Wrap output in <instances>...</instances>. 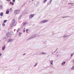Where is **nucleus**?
Returning <instances> with one entry per match:
<instances>
[{
	"label": "nucleus",
	"instance_id": "1",
	"mask_svg": "<svg viewBox=\"0 0 74 74\" xmlns=\"http://www.w3.org/2000/svg\"><path fill=\"white\" fill-rule=\"evenodd\" d=\"M15 20L13 19L12 21V26H15Z\"/></svg>",
	"mask_w": 74,
	"mask_h": 74
},
{
	"label": "nucleus",
	"instance_id": "2",
	"mask_svg": "<svg viewBox=\"0 0 74 74\" xmlns=\"http://www.w3.org/2000/svg\"><path fill=\"white\" fill-rule=\"evenodd\" d=\"M15 13L16 14H19L20 13V10H16L14 11Z\"/></svg>",
	"mask_w": 74,
	"mask_h": 74
},
{
	"label": "nucleus",
	"instance_id": "3",
	"mask_svg": "<svg viewBox=\"0 0 74 74\" xmlns=\"http://www.w3.org/2000/svg\"><path fill=\"white\" fill-rule=\"evenodd\" d=\"M6 36L7 37H9L10 36V33L9 32L7 33L6 34Z\"/></svg>",
	"mask_w": 74,
	"mask_h": 74
},
{
	"label": "nucleus",
	"instance_id": "4",
	"mask_svg": "<svg viewBox=\"0 0 74 74\" xmlns=\"http://www.w3.org/2000/svg\"><path fill=\"white\" fill-rule=\"evenodd\" d=\"M34 14H32L30 15L29 16V18L30 19H31V18H32L34 16Z\"/></svg>",
	"mask_w": 74,
	"mask_h": 74
},
{
	"label": "nucleus",
	"instance_id": "5",
	"mask_svg": "<svg viewBox=\"0 0 74 74\" xmlns=\"http://www.w3.org/2000/svg\"><path fill=\"white\" fill-rule=\"evenodd\" d=\"M48 22V21L47 20H43L41 22L42 23H45L46 22Z\"/></svg>",
	"mask_w": 74,
	"mask_h": 74
},
{
	"label": "nucleus",
	"instance_id": "6",
	"mask_svg": "<svg viewBox=\"0 0 74 74\" xmlns=\"http://www.w3.org/2000/svg\"><path fill=\"white\" fill-rule=\"evenodd\" d=\"M0 15L1 16H3V13L1 12L0 14Z\"/></svg>",
	"mask_w": 74,
	"mask_h": 74
},
{
	"label": "nucleus",
	"instance_id": "7",
	"mask_svg": "<svg viewBox=\"0 0 74 74\" xmlns=\"http://www.w3.org/2000/svg\"><path fill=\"white\" fill-rule=\"evenodd\" d=\"M9 12H10L9 11H7L6 12V14H9Z\"/></svg>",
	"mask_w": 74,
	"mask_h": 74
},
{
	"label": "nucleus",
	"instance_id": "8",
	"mask_svg": "<svg viewBox=\"0 0 74 74\" xmlns=\"http://www.w3.org/2000/svg\"><path fill=\"white\" fill-rule=\"evenodd\" d=\"M5 48V46H3V47L2 48V50H4Z\"/></svg>",
	"mask_w": 74,
	"mask_h": 74
},
{
	"label": "nucleus",
	"instance_id": "9",
	"mask_svg": "<svg viewBox=\"0 0 74 74\" xmlns=\"http://www.w3.org/2000/svg\"><path fill=\"white\" fill-rule=\"evenodd\" d=\"M66 63L65 62H63L62 63V65H64V64H65V63Z\"/></svg>",
	"mask_w": 74,
	"mask_h": 74
},
{
	"label": "nucleus",
	"instance_id": "10",
	"mask_svg": "<svg viewBox=\"0 0 74 74\" xmlns=\"http://www.w3.org/2000/svg\"><path fill=\"white\" fill-rule=\"evenodd\" d=\"M52 63H53V61L52 60H51L50 61V63L51 64H52Z\"/></svg>",
	"mask_w": 74,
	"mask_h": 74
},
{
	"label": "nucleus",
	"instance_id": "11",
	"mask_svg": "<svg viewBox=\"0 0 74 74\" xmlns=\"http://www.w3.org/2000/svg\"><path fill=\"white\" fill-rule=\"evenodd\" d=\"M7 20H5L4 21H3L4 23H5L7 22Z\"/></svg>",
	"mask_w": 74,
	"mask_h": 74
},
{
	"label": "nucleus",
	"instance_id": "12",
	"mask_svg": "<svg viewBox=\"0 0 74 74\" xmlns=\"http://www.w3.org/2000/svg\"><path fill=\"white\" fill-rule=\"evenodd\" d=\"M2 26H5V24H4V23H2Z\"/></svg>",
	"mask_w": 74,
	"mask_h": 74
},
{
	"label": "nucleus",
	"instance_id": "13",
	"mask_svg": "<svg viewBox=\"0 0 74 74\" xmlns=\"http://www.w3.org/2000/svg\"><path fill=\"white\" fill-rule=\"evenodd\" d=\"M47 0H44V3H46V1H47Z\"/></svg>",
	"mask_w": 74,
	"mask_h": 74
},
{
	"label": "nucleus",
	"instance_id": "14",
	"mask_svg": "<svg viewBox=\"0 0 74 74\" xmlns=\"http://www.w3.org/2000/svg\"><path fill=\"white\" fill-rule=\"evenodd\" d=\"M29 30V29H27L26 30V32H27V33H28V31Z\"/></svg>",
	"mask_w": 74,
	"mask_h": 74
},
{
	"label": "nucleus",
	"instance_id": "15",
	"mask_svg": "<svg viewBox=\"0 0 74 74\" xmlns=\"http://www.w3.org/2000/svg\"><path fill=\"white\" fill-rule=\"evenodd\" d=\"M21 34H22V33L21 32H20L19 33V36H21Z\"/></svg>",
	"mask_w": 74,
	"mask_h": 74
},
{
	"label": "nucleus",
	"instance_id": "16",
	"mask_svg": "<svg viewBox=\"0 0 74 74\" xmlns=\"http://www.w3.org/2000/svg\"><path fill=\"white\" fill-rule=\"evenodd\" d=\"M73 69H74V66L71 69L72 70H73Z\"/></svg>",
	"mask_w": 74,
	"mask_h": 74
},
{
	"label": "nucleus",
	"instance_id": "17",
	"mask_svg": "<svg viewBox=\"0 0 74 74\" xmlns=\"http://www.w3.org/2000/svg\"><path fill=\"white\" fill-rule=\"evenodd\" d=\"M11 39H9V41H8V42H10V41H11Z\"/></svg>",
	"mask_w": 74,
	"mask_h": 74
},
{
	"label": "nucleus",
	"instance_id": "18",
	"mask_svg": "<svg viewBox=\"0 0 74 74\" xmlns=\"http://www.w3.org/2000/svg\"><path fill=\"white\" fill-rule=\"evenodd\" d=\"M12 1L13 2L15 3V0H13Z\"/></svg>",
	"mask_w": 74,
	"mask_h": 74
},
{
	"label": "nucleus",
	"instance_id": "19",
	"mask_svg": "<svg viewBox=\"0 0 74 74\" xmlns=\"http://www.w3.org/2000/svg\"><path fill=\"white\" fill-rule=\"evenodd\" d=\"M7 1H10L11 0H6Z\"/></svg>",
	"mask_w": 74,
	"mask_h": 74
},
{
	"label": "nucleus",
	"instance_id": "20",
	"mask_svg": "<svg viewBox=\"0 0 74 74\" xmlns=\"http://www.w3.org/2000/svg\"><path fill=\"white\" fill-rule=\"evenodd\" d=\"M52 0H50V3H51V2H52Z\"/></svg>",
	"mask_w": 74,
	"mask_h": 74
},
{
	"label": "nucleus",
	"instance_id": "21",
	"mask_svg": "<svg viewBox=\"0 0 74 74\" xmlns=\"http://www.w3.org/2000/svg\"><path fill=\"white\" fill-rule=\"evenodd\" d=\"M26 25V23H24L23 24V25Z\"/></svg>",
	"mask_w": 74,
	"mask_h": 74
},
{
	"label": "nucleus",
	"instance_id": "22",
	"mask_svg": "<svg viewBox=\"0 0 74 74\" xmlns=\"http://www.w3.org/2000/svg\"><path fill=\"white\" fill-rule=\"evenodd\" d=\"M0 8L2 9V6H0Z\"/></svg>",
	"mask_w": 74,
	"mask_h": 74
},
{
	"label": "nucleus",
	"instance_id": "23",
	"mask_svg": "<svg viewBox=\"0 0 74 74\" xmlns=\"http://www.w3.org/2000/svg\"><path fill=\"white\" fill-rule=\"evenodd\" d=\"M37 64H35L34 65V67H35V66H37Z\"/></svg>",
	"mask_w": 74,
	"mask_h": 74
},
{
	"label": "nucleus",
	"instance_id": "24",
	"mask_svg": "<svg viewBox=\"0 0 74 74\" xmlns=\"http://www.w3.org/2000/svg\"><path fill=\"white\" fill-rule=\"evenodd\" d=\"M12 3V2H10V4H11Z\"/></svg>",
	"mask_w": 74,
	"mask_h": 74
},
{
	"label": "nucleus",
	"instance_id": "25",
	"mask_svg": "<svg viewBox=\"0 0 74 74\" xmlns=\"http://www.w3.org/2000/svg\"><path fill=\"white\" fill-rule=\"evenodd\" d=\"M73 55H74V54H71V56H73Z\"/></svg>",
	"mask_w": 74,
	"mask_h": 74
},
{
	"label": "nucleus",
	"instance_id": "26",
	"mask_svg": "<svg viewBox=\"0 0 74 74\" xmlns=\"http://www.w3.org/2000/svg\"><path fill=\"white\" fill-rule=\"evenodd\" d=\"M12 5H14V3H12V4H11Z\"/></svg>",
	"mask_w": 74,
	"mask_h": 74
},
{
	"label": "nucleus",
	"instance_id": "27",
	"mask_svg": "<svg viewBox=\"0 0 74 74\" xmlns=\"http://www.w3.org/2000/svg\"><path fill=\"white\" fill-rule=\"evenodd\" d=\"M42 54H45V53H44L42 52Z\"/></svg>",
	"mask_w": 74,
	"mask_h": 74
},
{
	"label": "nucleus",
	"instance_id": "28",
	"mask_svg": "<svg viewBox=\"0 0 74 74\" xmlns=\"http://www.w3.org/2000/svg\"><path fill=\"white\" fill-rule=\"evenodd\" d=\"M23 32H25V30L23 31Z\"/></svg>",
	"mask_w": 74,
	"mask_h": 74
},
{
	"label": "nucleus",
	"instance_id": "29",
	"mask_svg": "<svg viewBox=\"0 0 74 74\" xmlns=\"http://www.w3.org/2000/svg\"><path fill=\"white\" fill-rule=\"evenodd\" d=\"M0 56H1V53H0Z\"/></svg>",
	"mask_w": 74,
	"mask_h": 74
},
{
	"label": "nucleus",
	"instance_id": "30",
	"mask_svg": "<svg viewBox=\"0 0 74 74\" xmlns=\"http://www.w3.org/2000/svg\"><path fill=\"white\" fill-rule=\"evenodd\" d=\"M10 10H12V8H11V9H10Z\"/></svg>",
	"mask_w": 74,
	"mask_h": 74
},
{
	"label": "nucleus",
	"instance_id": "31",
	"mask_svg": "<svg viewBox=\"0 0 74 74\" xmlns=\"http://www.w3.org/2000/svg\"><path fill=\"white\" fill-rule=\"evenodd\" d=\"M73 4L71 3V4Z\"/></svg>",
	"mask_w": 74,
	"mask_h": 74
},
{
	"label": "nucleus",
	"instance_id": "32",
	"mask_svg": "<svg viewBox=\"0 0 74 74\" xmlns=\"http://www.w3.org/2000/svg\"><path fill=\"white\" fill-rule=\"evenodd\" d=\"M19 29H18V32H19Z\"/></svg>",
	"mask_w": 74,
	"mask_h": 74
},
{
	"label": "nucleus",
	"instance_id": "33",
	"mask_svg": "<svg viewBox=\"0 0 74 74\" xmlns=\"http://www.w3.org/2000/svg\"><path fill=\"white\" fill-rule=\"evenodd\" d=\"M25 54H23V55H25Z\"/></svg>",
	"mask_w": 74,
	"mask_h": 74
},
{
	"label": "nucleus",
	"instance_id": "34",
	"mask_svg": "<svg viewBox=\"0 0 74 74\" xmlns=\"http://www.w3.org/2000/svg\"><path fill=\"white\" fill-rule=\"evenodd\" d=\"M32 0V1H34V0Z\"/></svg>",
	"mask_w": 74,
	"mask_h": 74
},
{
	"label": "nucleus",
	"instance_id": "35",
	"mask_svg": "<svg viewBox=\"0 0 74 74\" xmlns=\"http://www.w3.org/2000/svg\"><path fill=\"white\" fill-rule=\"evenodd\" d=\"M73 62L74 63V60L73 61Z\"/></svg>",
	"mask_w": 74,
	"mask_h": 74
},
{
	"label": "nucleus",
	"instance_id": "36",
	"mask_svg": "<svg viewBox=\"0 0 74 74\" xmlns=\"http://www.w3.org/2000/svg\"><path fill=\"white\" fill-rule=\"evenodd\" d=\"M66 17H64V18H65Z\"/></svg>",
	"mask_w": 74,
	"mask_h": 74
}]
</instances>
